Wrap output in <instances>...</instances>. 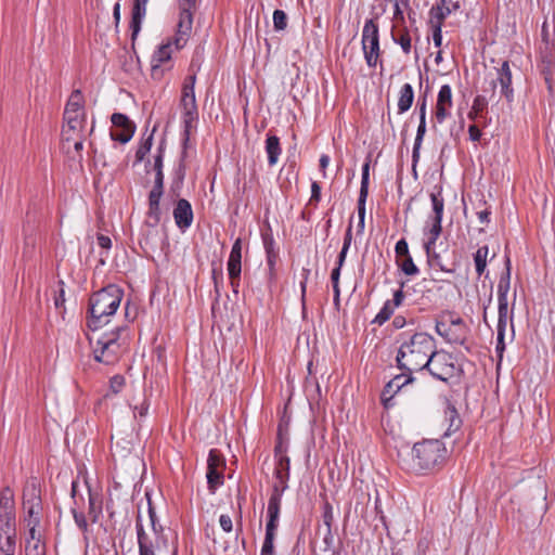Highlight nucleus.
<instances>
[{"mask_svg": "<svg viewBox=\"0 0 555 555\" xmlns=\"http://www.w3.org/2000/svg\"><path fill=\"white\" fill-rule=\"evenodd\" d=\"M435 349L434 338L426 333H415L408 338L402 334L397 362L401 370L409 373L425 369L426 362Z\"/></svg>", "mask_w": 555, "mask_h": 555, "instance_id": "nucleus-1", "label": "nucleus"}, {"mask_svg": "<svg viewBox=\"0 0 555 555\" xmlns=\"http://www.w3.org/2000/svg\"><path fill=\"white\" fill-rule=\"evenodd\" d=\"M273 540L274 538L264 537L261 555H273Z\"/></svg>", "mask_w": 555, "mask_h": 555, "instance_id": "nucleus-59", "label": "nucleus"}, {"mask_svg": "<svg viewBox=\"0 0 555 555\" xmlns=\"http://www.w3.org/2000/svg\"><path fill=\"white\" fill-rule=\"evenodd\" d=\"M414 100L413 88L410 83H404L400 89L398 100V111L400 114L406 112L412 106Z\"/></svg>", "mask_w": 555, "mask_h": 555, "instance_id": "nucleus-26", "label": "nucleus"}, {"mask_svg": "<svg viewBox=\"0 0 555 555\" xmlns=\"http://www.w3.org/2000/svg\"><path fill=\"white\" fill-rule=\"evenodd\" d=\"M87 137H80L75 140L61 141L62 150L66 154L69 162L73 163L77 169H82L83 160V143Z\"/></svg>", "mask_w": 555, "mask_h": 555, "instance_id": "nucleus-13", "label": "nucleus"}, {"mask_svg": "<svg viewBox=\"0 0 555 555\" xmlns=\"http://www.w3.org/2000/svg\"><path fill=\"white\" fill-rule=\"evenodd\" d=\"M26 555H46V545L40 540L26 541L25 545Z\"/></svg>", "mask_w": 555, "mask_h": 555, "instance_id": "nucleus-38", "label": "nucleus"}, {"mask_svg": "<svg viewBox=\"0 0 555 555\" xmlns=\"http://www.w3.org/2000/svg\"><path fill=\"white\" fill-rule=\"evenodd\" d=\"M147 411H149V404L146 403L145 400H143L140 404L134 405V408H133L134 417L142 418V417L146 416Z\"/></svg>", "mask_w": 555, "mask_h": 555, "instance_id": "nucleus-58", "label": "nucleus"}, {"mask_svg": "<svg viewBox=\"0 0 555 555\" xmlns=\"http://www.w3.org/2000/svg\"><path fill=\"white\" fill-rule=\"evenodd\" d=\"M266 152L268 154V163L274 166L281 154L280 139L276 135L268 134L266 140Z\"/></svg>", "mask_w": 555, "mask_h": 555, "instance_id": "nucleus-24", "label": "nucleus"}, {"mask_svg": "<svg viewBox=\"0 0 555 555\" xmlns=\"http://www.w3.org/2000/svg\"><path fill=\"white\" fill-rule=\"evenodd\" d=\"M149 218L153 220V224H157L160 220V207L159 204H149Z\"/></svg>", "mask_w": 555, "mask_h": 555, "instance_id": "nucleus-54", "label": "nucleus"}, {"mask_svg": "<svg viewBox=\"0 0 555 555\" xmlns=\"http://www.w3.org/2000/svg\"><path fill=\"white\" fill-rule=\"evenodd\" d=\"M488 105V102L485 96L478 95L475 98L473 102L472 109L468 114L470 119H475Z\"/></svg>", "mask_w": 555, "mask_h": 555, "instance_id": "nucleus-43", "label": "nucleus"}, {"mask_svg": "<svg viewBox=\"0 0 555 555\" xmlns=\"http://www.w3.org/2000/svg\"><path fill=\"white\" fill-rule=\"evenodd\" d=\"M426 133V119H420V125L417 127L415 142L417 144H422L424 135Z\"/></svg>", "mask_w": 555, "mask_h": 555, "instance_id": "nucleus-62", "label": "nucleus"}, {"mask_svg": "<svg viewBox=\"0 0 555 555\" xmlns=\"http://www.w3.org/2000/svg\"><path fill=\"white\" fill-rule=\"evenodd\" d=\"M441 231H442L441 223H435V222L430 223V228L427 233L428 238L424 245L427 256L430 257L431 249L435 247V244H436L438 237L440 236Z\"/></svg>", "mask_w": 555, "mask_h": 555, "instance_id": "nucleus-31", "label": "nucleus"}, {"mask_svg": "<svg viewBox=\"0 0 555 555\" xmlns=\"http://www.w3.org/2000/svg\"><path fill=\"white\" fill-rule=\"evenodd\" d=\"M289 473V459L286 455H281L276 467V478L284 482L285 478H288Z\"/></svg>", "mask_w": 555, "mask_h": 555, "instance_id": "nucleus-41", "label": "nucleus"}, {"mask_svg": "<svg viewBox=\"0 0 555 555\" xmlns=\"http://www.w3.org/2000/svg\"><path fill=\"white\" fill-rule=\"evenodd\" d=\"M511 262L509 259H506V271L502 276L500 278L499 284H498V299H508L507 294L509 291V284H511Z\"/></svg>", "mask_w": 555, "mask_h": 555, "instance_id": "nucleus-29", "label": "nucleus"}, {"mask_svg": "<svg viewBox=\"0 0 555 555\" xmlns=\"http://www.w3.org/2000/svg\"><path fill=\"white\" fill-rule=\"evenodd\" d=\"M411 380H412V378L410 376H406L405 374L398 375L392 380H390L388 383L387 387L388 388L396 387L397 389H400L402 386H404L406 383H409Z\"/></svg>", "mask_w": 555, "mask_h": 555, "instance_id": "nucleus-52", "label": "nucleus"}, {"mask_svg": "<svg viewBox=\"0 0 555 555\" xmlns=\"http://www.w3.org/2000/svg\"><path fill=\"white\" fill-rule=\"evenodd\" d=\"M137 535L139 544V555H155L154 548L159 547L158 540L153 542L143 529L140 516L137 519Z\"/></svg>", "mask_w": 555, "mask_h": 555, "instance_id": "nucleus-18", "label": "nucleus"}, {"mask_svg": "<svg viewBox=\"0 0 555 555\" xmlns=\"http://www.w3.org/2000/svg\"><path fill=\"white\" fill-rule=\"evenodd\" d=\"M112 124L114 126V129H128V128H134V125L130 121V119L121 114V113H115L111 117Z\"/></svg>", "mask_w": 555, "mask_h": 555, "instance_id": "nucleus-39", "label": "nucleus"}, {"mask_svg": "<svg viewBox=\"0 0 555 555\" xmlns=\"http://www.w3.org/2000/svg\"><path fill=\"white\" fill-rule=\"evenodd\" d=\"M447 449L439 440H424L412 449V468L416 472H429L446 460Z\"/></svg>", "mask_w": 555, "mask_h": 555, "instance_id": "nucleus-5", "label": "nucleus"}, {"mask_svg": "<svg viewBox=\"0 0 555 555\" xmlns=\"http://www.w3.org/2000/svg\"><path fill=\"white\" fill-rule=\"evenodd\" d=\"M431 25L434 27V33H433L434 43L436 47H440L441 42H442V34H441L442 24H440V22H438V23H431Z\"/></svg>", "mask_w": 555, "mask_h": 555, "instance_id": "nucleus-57", "label": "nucleus"}, {"mask_svg": "<svg viewBox=\"0 0 555 555\" xmlns=\"http://www.w3.org/2000/svg\"><path fill=\"white\" fill-rule=\"evenodd\" d=\"M425 369H427L434 377L442 382L457 376L461 371L452 354L446 351L435 350L426 362Z\"/></svg>", "mask_w": 555, "mask_h": 555, "instance_id": "nucleus-7", "label": "nucleus"}, {"mask_svg": "<svg viewBox=\"0 0 555 555\" xmlns=\"http://www.w3.org/2000/svg\"><path fill=\"white\" fill-rule=\"evenodd\" d=\"M488 254L489 248L487 245L479 247L474 254V262L478 276H481L486 271Z\"/></svg>", "mask_w": 555, "mask_h": 555, "instance_id": "nucleus-30", "label": "nucleus"}, {"mask_svg": "<svg viewBox=\"0 0 555 555\" xmlns=\"http://www.w3.org/2000/svg\"><path fill=\"white\" fill-rule=\"evenodd\" d=\"M88 489L89 507L88 515L92 522H98L102 514V499L99 493L92 492L88 482L85 481Z\"/></svg>", "mask_w": 555, "mask_h": 555, "instance_id": "nucleus-22", "label": "nucleus"}, {"mask_svg": "<svg viewBox=\"0 0 555 555\" xmlns=\"http://www.w3.org/2000/svg\"><path fill=\"white\" fill-rule=\"evenodd\" d=\"M24 504H35L40 505L41 499H40V489L39 483L37 479L33 478L27 481L25 488H24V495H23Z\"/></svg>", "mask_w": 555, "mask_h": 555, "instance_id": "nucleus-23", "label": "nucleus"}, {"mask_svg": "<svg viewBox=\"0 0 555 555\" xmlns=\"http://www.w3.org/2000/svg\"><path fill=\"white\" fill-rule=\"evenodd\" d=\"M399 44L401 46L402 50L404 51V53H410V50H411V38L408 34H403L400 38H399Z\"/></svg>", "mask_w": 555, "mask_h": 555, "instance_id": "nucleus-64", "label": "nucleus"}, {"mask_svg": "<svg viewBox=\"0 0 555 555\" xmlns=\"http://www.w3.org/2000/svg\"><path fill=\"white\" fill-rule=\"evenodd\" d=\"M125 386V378L121 375H115L109 380V388L113 393H118Z\"/></svg>", "mask_w": 555, "mask_h": 555, "instance_id": "nucleus-50", "label": "nucleus"}, {"mask_svg": "<svg viewBox=\"0 0 555 555\" xmlns=\"http://www.w3.org/2000/svg\"><path fill=\"white\" fill-rule=\"evenodd\" d=\"M14 502H13V493L9 488H4L0 492V512L2 513H13Z\"/></svg>", "mask_w": 555, "mask_h": 555, "instance_id": "nucleus-34", "label": "nucleus"}, {"mask_svg": "<svg viewBox=\"0 0 555 555\" xmlns=\"http://www.w3.org/2000/svg\"><path fill=\"white\" fill-rule=\"evenodd\" d=\"M176 38L177 35L173 40H168L166 43L160 44L153 53L151 59V77L154 80H160L164 77V74L171 68V54L173 50L181 49L177 48Z\"/></svg>", "mask_w": 555, "mask_h": 555, "instance_id": "nucleus-10", "label": "nucleus"}, {"mask_svg": "<svg viewBox=\"0 0 555 555\" xmlns=\"http://www.w3.org/2000/svg\"><path fill=\"white\" fill-rule=\"evenodd\" d=\"M281 496L278 493H273L268 503V516L269 520L266 528V537L274 538L275 529L278 526V519L280 515Z\"/></svg>", "mask_w": 555, "mask_h": 555, "instance_id": "nucleus-17", "label": "nucleus"}, {"mask_svg": "<svg viewBox=\"0 0 555 555\" xmlns=\"http://www.w3.org/2000/svg\"><path fill=\"white\" fill-rule=\"evenodd\" d=\"M436 332L448 343L463 345L466 340L468 328L465 322L453 313L442 315L436 322Z\"/></svg>", "mask_w": 555, "mask_h": 555, "instance_id": "nucleus-6", "label": "nucleus"}, {"mask_svg": "<svg viewBox=\"0 0 555 555\" xmlns=\"http://www.w3.org/2000/svg\"><path fill=\"white\" fill-rule=\"evenodd\" d=\"M441 4L435 5L430 9L429 15H430V23H438L443 24L444 18L451 14V12L456 11L460 9V2H450L448 3L447 0H440Z\"/></svg>", "mask_w": 555, "mask_h": 555, "instance_id": "nucleus-19", "label": "nucleus"}, {"mask_svg": "<svg viewBox=\"0 0 555 555\" xmlns=\"http://www.w3.org/2000/svg\"><path fill=\"white\" fill-rule=\"evenodd\" d=\"M446 420L449 422V427L446 431L447 436H450L452 433L456 431L462 424V421L455 410V408L451 404H447L446 411Z\"/></svg>", "mask_w": 555, "mask_h": 555, "instance_id": "nucleus-28", "label": "nucleus"}, {"mask_svg": "<svg viewBox=\"0 0 555 555\" xmlns=\"http://www.w3.org/2000/svg\"><path fill=\"white\" fill-rule=\"evenodd\" d=\"M206 477L211 493H215L216 489L223 483L222 469L207 468Z\"/></svg>", "mask_w": 555, "mask_h": 555, "instance_id": "nucleus-32", "label": "nucleus"}, {"mask_svg": "<svg viewBox=\"0 0 555 555\" xmlns=\"http://www.w3.org/2000/svg\"><path fill=\"white\" fill-rule=\"evenodd\" d=\"M73 515H74V519H75V522L76 525L82 530V531H87L88 529V524H87V520H86V517L83 515V513H80V512H77V508L74 507L73 508Z\"/></svg>", "mask_w": 555, "mask_h": 555, "instance_id": "nucleus-55", "label": "nucleus"}, {"mask_svg": "<svg viewBox=\"0 0 555 555\" xmlns=\"http://www.w3.org/2000/svg\"><path fill=\"white\" fill-rule=\"evenodd\" d=\"M149 516H150V521H151L152 530H153V532L156 535V540L155 541L158 540L159 545L160 544L166 545V540H165V538L162 534L163 533V527L157 524L156 514H155V512H154L150 501H149Z\"/></svg>", "mask_w": 555, "mask_h": 555, "instance_id": "nucleus-36", "label": "nucleus"}, {"mask_svg": "<svg viewBox=\"0 0 555 555\" xmlns=\"http://www.w3.org/2000/svg\"><path fill=\"white\" fill-rule=\"evenodd\" d=\"M362 50L369 67H375L379 60V33L374 20H367L362 29Z\"/></svg>", "mask_w": 555, "mask_h": 555, "instance_id": "nucleus-9", "label": "nucleus"}, {"mask_svg": "<svg viewBox=\"0 0 555 555\" xmlns=\"http://www.w3.org/2000/svg\"><path fill=\"white\" fill-rule=\"evenodd\" d=\"M4 534H15L14 513L0 512V537Z\"/></svg>", "mask_w": 555, "mask_h": 555, "instance_id": "nucleus-33", "label": "nucleus"}, {"mask_svg": "<svg viewBox=\"0 0 555 555\" xmlns=\"http://www.w3.org/2000/svg\"><path fill=\"white\" fill-rule=\"evenodd\" d=\"M126 328L117 326L107 333L93 332L89 337L94 360L104 364H114L126 350L127 337L124 336Z\"/></svg>", "mask_w": 555, "mask_h": 555, "instance_id": "nucleus-3", "label": "nucleus"}, {"mask_svg": "<svg viewBox=\"0 0 555 555\" xmlns=\"http://www.w3.org/2000/svg\"><path fill=\"white\" fill-rule=\"evenodd\" d=\"M173 218L178 228L183 230L191 227L193 221V211L191 204L186 199L181 198L178 201L173 209Z\"/></svg>", "mask_w": 555, "mask_h": 555, "instance_id": "nucleus-15", "label": "nucleus"}, {"mask_svg": "<svg viewBox=\"0 0 555 555\" xmlns=\"http://www.w3.org/2000/svg\"><path fill=\"white\" fill-rule=\"evenodd\" d=\"M122 297L124 291L115 284H109L95 292L89 301L90 318L88 320V327L92 332H96L102 326L108 324L111 317L119 308Z\"/></svg>", "mask_w": 555, "mask_h": 555, "instance_id": "nucleus-2", "label": "nucleus"}, {"mask_svg": "<svg viewBox=\"0 0 555 555\" xmlns=\"http://www.w3.org/2000/svg\"><path fill=\"white\" fill-rule=\"evenodd\" d=\"M498 326L496 327H507V323H511L512 332H514L513 325V309L508 308V299H498Z\"/></svg>", "mask_w": 555, "mask_h": 555, "instance_id": "nucleus-25", "label": "nucleus"}, {"mask_svg": "<svg viewBox=\"0 0 555 555\" xmlns=\"http://www.w3.org/2000/svg\"><path fill=\"white\" fill-rule=\"evenodd\" d=\"M452 105L453 102L451 87L449 85H443L438 92L436 104L435 116L438 122L442 124L450 116V109Z\"/></svg>", "mask_w": 555, "mask_h": 555, "instance_id": "nucleus-14", "label": "nucleus"}, {"mask_svg": "<svg viewBox=\"0 0 555 555\" xmlns=\"http://www.w3.org/2000/svg\"><path fill=\"white\" fill-rule=\"evenodd\" d=\"M369 171H370V163L366 162L362 167V178H361V188L360 194L358 198V216L359 219L365 218V202L369 194Z\"/></svg>", "mask_w": 555, "mask_h": 555, "instance_id": "nucleus-20", "label": "nucleus"}, {"mask_svg": "<svg viewBox=\"0 0 555 555\" xmlns=\"http://www.w3.org/2000/svg\"><path fill=\"white\" fill-rule=\"evenodd\" d=\"M224 467V459L217 450H210L207 468L222 469Z\"/></svg>", "mask_w": 555, "mask_h": 555, "instance_id": "nucleus-42", "label": "nucleus"}, {"mask_svg": "<svg viewBox=\"0 0 555 555\" xmlns=\"http://www.w3.org/2000/svg\"><path fill=\"white\" fill-rule=\"evenodd\" d=\"M26 526L28 527V537L26 541H36L41 539V533L37 530L39 522L31 520L29 524H26Z\"/></svg>", "mask_w": 555, "mask_h": 555, "instance_id": "nucleus-51", "label": "nucleus"}, {"mask_svg": "<svg viewBox=\"0 0 555 555\" xmlns=\"http://www.w3.org/2000/svg\"><path fill=\"white\" fill-rule=\"evenodd\" d=\"M219 522H220L221 528L225 532L232 531L233 525H232V519L229 515H221L219 518Z\"/></svg>", "mask_w": 555, "mask_h": 555, "instance_id": "nucleus-63", "label": "nucleus"}, {"mask_svg": "<svg viewBox=\"0 0 555 555\" xmlns=\"http://www.w3.org/2000/svg\"><path fill=\"white\" fill-rule=\"evenodd\" d=\"M242 271V240L237 238L231 249L228 260V272L231 285L235 288Z\"/></svg>", "mask_w": 555, "mask_h": 555, "instance_id": "nucleus-12", "label": "nucleus"}, {"mask_svg": "<svg viewBox=\"0 0 555 555\" xmlns=\"http://www.w3.org/2000/svg\"><path fill=\"white\" fill-rule=\"evenodd\" d=\"M264 245H266V250H267V260H268V264L270 267V269H273L274 264H275V260H276V255L275 253L273 251V242L270 241V242H264Z\"/></svg>", "mask_w": 555, "mask_h": 555, "instance_id": "nucleus-56", "label": "nucleus"}, {"mask_svg": "<svg viewBox=\"0 0 555 555\" xmlns=\"http://www.w3.org/2000/svg\"><path fill=\"white\" fill-rule=\"evenodd\" d=\"M401 269L406 275H415L418 272V269L413 262L411 256L405 257L404 261L401 264Z\"/></svg>", "mask_w": 555, "mask_h": 555, "instance_id": "nucleus-49", "label": "nucleus"}, {"mask_svg": "<svg viewBox=\"0 0 555 555\" xmlns=\"http://www.w3.org/2000/svg\"><path fill=\"white\" fill-rule=\"evenodd\" d=\"M430 199H431L433 211H434V216L430 219V222L441 223L442 216H443L444 202H443V197L441 196L440 190L437 193L431 192Z\"/></svg>", "mask_w": 555, "mask_h": 555, "instance_id": "nucleus-27", "label": "nucleus"}, {"mask_svg": "<svg viewBox=\"0 0 555 555\" xmlns=\"http://www.w3.org/2000/svg\"><path fill=\"white\" fill-rule=\"evenodd\" d=\"M496 328H498V341H496L495 350H496L499 357L502 358L503 351L505 349L504 337H505L506 327H496Z\"/></svg>", "mask_w": 555, "mask_h": 555, "instance_id": "nucleus-53", "label": "nucleus"}, {"mask_svg": "<svg viewBox=\"0 0 555 555\" xmlns=\"http://www.w3.org/2000/svg\"><path fill=\"white\" fill-rule=\"evenodd\" d=\"M340 267H336L333 269L331 274V280L333 284V291H334V301L336 304L339 302V296H340V289H339V278H340Z\"/></svg>", "mask_w": 555, "mask_h": 555, "instance_id": "nucleus-47", "label": "nucleus"}, {"mask_svg": "<svg viewBox=\"0 0 555 555\" xmlns=\"http://www.w3.org/2000/svg\"><path fill=\"white\" fill-rule=\"evenodd\" d=\"M82 102V95L79 90L70 94L64 111L61 141H73L80 137H87L86 113Z\"/></svg>", "mask_w": 555, "mask_h": 555, "instance_id": "nucleus-4", "label": "nucleus"}, {"mask_svg": "<svg viewBox=\"0 0 555 555\" xmlns=\"http://www.w3.org/2000/svg\"><path fill=\"white\" fill-rule=\"evenodd\" d=\"M393 307L391 306V301H386L384 307L377 313L375 321L379 324L386 322L393 314Z\"/></svg>", "mask_w": 555, "mask_h": 555, "instance_id": "nucleus-48", "label": "nucleus"}, {"mask_svg": "<svg viewBox=\"0 0 555 555\" xmlns=\"http://www.w3.org/2000/svg\"><path fill=\"white\" fill-rule=\"evenodd\" d=\"M15 534H4L0 537V555H14Z\"/></svg>", "mask_w": 555, "mask_h": 555, "instance_id": "nucleus-35", "label": "nucleus"}, {"mask_svg": "<svg viewBox=\"0 0 555 555\" xmlns=\"http://www.w3.org/2000/svg\"><path fill=\"white\" fill-rule=\"evenodd\" d=\"M196 0H181L180 1V14L177 24V48H183L191 35L193 25V13L192 9L195 7Z\"/></svg>", "mask_w": 555, "mask_h": 555, "instance_id": "nucleus-11", "label": "nucleus"}, {"mask_svg": "<svg viewBox=\"0 0 555 555\" xmlns=\"http://www.w3.org/2000/svg\"><path fill=\"white\" fill-rule=\"evenodd\" d=\"M196 76L195 74L190 75L185 78L182 86V95L180 105L182 108L183 124L185 133L189 132L190 128L193 126V122L197 120V105L195 99V87Z\"/></svg>", "mask_w": 555, "mask_h": 555, "instance_id": "nucleus-8", "label": "nucleus"}, {"mask_svg": "<svg viewBox=\"0 0 555 555\" xmlns=\"http://www.w3.org/2000/svg\"><path fill=\"white\" fill-rule=\"evenodd\" d=\"M163 195V189L153 188L149 195V204H159Z\"/></svg>", "mask_w": 555, "mask_h": 555, "instance_id": "nucleus-61", "label": "nucleus"}, {"mask_svg": "<svg viewBox=\"0 0 555 555\" xmlns=\"http://www.w3.org/2000/svg\"><path fill=\"white\" fill-rule=\"evenodd\" d=\"M273 26L276 31H282L287 27V15L282 10L273 12Z\"/></svg>", "mask_w": 555, "mask_h": 555, "instance_id": "nucleus-44", "label": "nucleus"}, {"mask_svg": "<svg viewBox=\"0 0 555 555\" xmlns=\"http://www.w3.org/2000/svg\"><path fill=\"white\" fill-rule=\"evenodd\" d=\"M134 133V128L128 129H113L111 131V137L114 141H118L120 143H127L131 140Z\"/></svg>", "mask_w": 555, "mask_h": 555, "instance_id": "nucleus-40", "label": "nucleus"}, {"mask_svg": "<svg viewBox=\"0 0 555 555\" xmlns=\"http://www.w3.org/2000/svg\"><path fill=\"white\" fill-rule=\"evenodd\" d=\"M24 509L27 513V517L25 518L26 524H29L31 520H35L36 522H40V511H41V504L35 505V504H24Z\"/></svg>", "mask_w": 555, "mask_h": 555, "instance_id": "nucleus-45", "label": "nucleus"}, {"mask_svg": "<svg viewBox=\"0 0 555 555\" xmlns=\"http://www.w3.org/2000/svg\"><path fill=\"white\" fill-rule=\"evenodd\" d=\"M147 1L149 0H133L132 20L130 25L133 39L140 31L141 22L146 13Z\"/></svg>", "mask_w": 555, "mask_h": 555, "instance_id": "nucleus-21", "label": "nucleus"}, {"mask_svg": "<svg viewBox=\"0 0 555 555\" xmlns=\"http://www.w3.org/2000/svg\"><path fill=\"white\" fill-rule=\"evenodd\" d=\"M395 250L398 256H410L408 243L403 238L397 242Z\"/></svg>", "mask_w": 555, "mask_h": 555, "instance_id": "nucleus-60", "label": "nucleus"}, {"mask_svg": "<svg viewBox=\"0 0 555 555\" xmlns=\"http://www.w3.org/2000/svg\"><path fill=\"white\" fill-rule=\"evenodd\" d=\"M153 134H150L139 146L135 153L137 162H142L152 147Z\"/></svg>", "mask_w": 555, "mask_h": 555, "instance_id": "nucleus-46", "label": "nucleus"}, {"mask_svg": "<svg viewBox=\"0 0 555 555\" xmlns=\"http://www.w3.org/2000/svg\"><path fill=\"white\" fill-rule=\"evenodd\" d=\"M351 241H352V229H351V224H350L346 231V234L344 237V245L338 255L337 267L341 268L344 266L348 249L351 245Z\"/></svg>", "mask_w": 555, "mask_h": 555, "instance_id": "nucleus-37", "label": "nucleus"}, {"mask_svg": "<svg viewBox=\"0 0 555 555\" xmlns=\"http://www.w3.org/2000/svg\"><path fill=\"white\" fill-rule=\"evenodd\" d=\"M501 86V93L508 102L513 100L514 91L512 85V72L507 61H504L500 68L496 69V79Z\"/></svg>", "mask_w": 555, "mask_h": 555, "instance_id": "nucleus-16", "label": "nucleus"}]
</instances>
